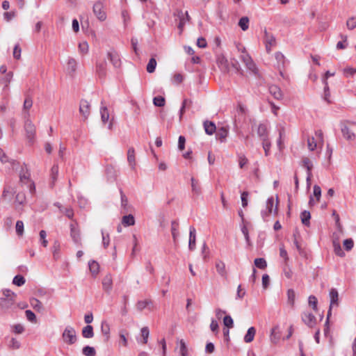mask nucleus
<instances>
[{
    "label": "nucleus",
    "mask_w": 356,
    "mask_h": 356,
    "mask_svg": "<svg viewBox=\"0 0 356 356\" xmlns=\"http://www.w3.org/2000/svg\"><path fill=\"white\" fill-rule=\"evenodd\" d=\"M171 233L175 243L177 241V238L179 236V223L176 220L171 222Z\"/></svg>",
    "instance_id": "nucleus-23"
},
{
    "label": "nucleus",
    "mask_w": 356,
    "mask_h": 356,
    "mask_svg": "<svg viewBox=\"0 0 356 356\" xmlns=\"http://www.w3.org/2000/svg\"><path fill=\"white\" fill-rule=\"evenodd\" d=\"M79 113L83 118V120H87L90 114V104L85 99H81L79 105Z\"/></svg>",
    "instance_id": "nucleus-10"
},
{
    "label": "nucleus",
    "mask_w": 356,
    "mask_h": 356,
    "mask_svg": "<svg viewBox=\"0 0 356 356\" xmlns=\"http://www.w3.org/2000/svg\"><path fill=\"white\" fill-rule=\"evenodd\" d=\"M113 286V279L111 274H107L105 275V277L103 278L102 280V286L103 289L106 291V292L109 293L111 290L112 289Z\"/></svg>",
    "instance_id": "nucleus-17"
},
{
    "label": "nucleus",
    "mask_w": 356,
    "mask_h": 356,
    "mask_svg": "<svg viewBox=\"0 0 356 356\" xmlns=\"http://www.w3.org/2000/svg\"><path fill=\"white\" fill-rule=\"evenodd\" d=\"M191 187L192 191L196 195H200L201 193V187L200 186L197 181H196L193 177L191 178Z\"/></svg>",
    "instance_id": "nucleus-43"
},
{
    "label": "nucleus",
    "mask_w": 356,
    "mask_h": 356,
    "mask_svg": "<svg viewBox=\"0 0 356 356\" xmlns=\"http://www.w3.org/2000/svg\"><path fill=\"white\" fill-rule=\"evenodd\" d=\"M215 266L219 275L224 279H227V271L226 270L225 264L221 260H217Z\"/></svg>",
    "instance_id": "nucleus-12"
},
{
    "label": "nucleus",
    "mask_w": 356,
    "mask_h": 356,
    "mask_svg": "<svg viewBox=\"0 0 356 356\" xmlns=\"http://www.w3.org/2000/svg\"><path fill=\"white\" fill-rule=\"evenodd\" d=\"M354 242L352 238H347L343 241V246L347 251H350L353 248Z\"/></svg>",
    "instance_id": "nucleus-61"
},
{
    "label": "nucleus",
    "mask_w": 356,
    "mask_h": 356,
    "mask_svg": "<svg viewBox=\"0 0 356 356\" xmlns=\"http://www.w3.org/2000/svg\"><path fill=\"white\" fill-rule=\"evenodd\" d=\"M70 236L75 243L81 244L80 232L74 224L70 225Z\"/></svg>",
    "instance_id": "nucleus-16"
},
{
    "label": "nucleus",
    "mask_w": 356,
    "mask_h": 356,
    "mask_svg": "<svg viewBox=\"0 0 356 356\" xmlns=\"http://www.w3.org/2000/svg\"><path fill=\"white\" fill-rule=\"evenodd\" d=\"M26 280L25 278L20 275H17L14 277L13 280V283L17 286H21L25 284Z\"/></svg>",
    "instance_id": "nucleus-44"
},
{
    "label": "nucleus",
    "mask_w": 356,
    "mask_h": 356,
    "mask_svg": "<svg viewBox=\"0 0 356 356\" xmlns=\"http://www.w3.org/2000/svg\"><path fill=\"white\" fill-rule=\"evenodd\" d=\"M88 44L86 42L79 44V51L82 54H86L88 52Z\"/></svg>",
    "instance_id": "nucleus-57"
},
{
    "label": "nucleus",
    "mask_w": 356,
    "mask_h": 356,
    "mask_svg": "<svg viewBox=\"0 0 356 356\" xmlns=\"http://www.w3.org/2000/svg\"><path fill=\"white\" fill-rule=\"evenodd\" d=\"M25 314H26V318L32 322V323H35L36 322V316L35 314L31 311V310H26L25 311Z\"/></svg>",
    "instance_id": "nucleus-60"
},
{
    "label": "nucleus",
    "mask_w": 356,
    "mask_h": 356,
    "mask_svg": "<svg viewBox=\"0 0 356 356\" xmlns=\"http://www.w3.org/2000/svg\"><path fill=\"white\" fill-rule=\"evenodd\" d=\"M196 243V230L194 227L191 226L189 228V241L188 248L191 250H193L195 248Z\"/></svg>",
    "instance_id": "nucleus-13"
},
{
    "label": "nucleus",
    "mask_w": 356,
    "mask_h": 356,
    "mask_svg": "<svg viewBox=\"0 0 356 356\" xmlns=\"http://www.w3.org/2000/svg\"><path fill=\"white\" fill-rule=\"evenodd\" d=\"M15 299L13 298H1L0 307L2 309H8L10 308L15 303Z\"/></svg>",
    "instance_id": "nucleus-20"
},
{
    "label": "nucleus",
    "mask_w": 356,
    "mask_h": 356,
    "mask_svg": "<svg viewBox=\"0 0 356 356\" xmlns=\"http://www.w3.org/2000/svg\"><path fill=\"white\" fill-rule=\"evenodd\" d=\"M346 26L349 30L356 28V17H349L346 21Z\"/></svg>",
    "instance_id": "nucleus-50"
},
{
    "label": "nucleus",
    "mask_w": 356,
    "mask_h": 356,
    "mask_svg": "<svg viewBox=\"0 0 356 356\" xmlns=\"http://www.w3.org/2000/svg\"><path fill=\"white\" fill-rule=\"evenodd\" d=\"M254 265L260 269H265L267 266L266 261L264 258H257L254 259Z\"/></svg>",
    "instance_id": "nucleus-45"
},
{
    "label": "nucleus",
    "mask_w": 356,
    "mask_h": 356,
    "mask_svg": "<svg viewBox=\"0 0 356 356\" xmlns=\"http://www.w3.org/2000/svg\"><path fill=\"white\" fill-rule=\"evenodd\" d=\"M307 146L310 151H314L316 147V142L314 137H309L307 139Z\"/></svg>",
    "instance_id": "nucleus-59"
},
{
    "label": "nucleus",
    "mask_w": 356,
    "mask_h": 356,
    "mask_svg": "<svg viewBox=\"0 0 356 356\" xmlns=\"http://www.w3.org/2000/svg\"><path fill=\"white\" fill-rule=\"evenodd\" d=\"M176 349L178 350V352L181 356H188V355L186 344L183 339H181L179 341V344L177 345V347Z\"/></svg>",
    "instance_id": "nucleus-26"
},
{
    "label": "nucleus",
    "mask_w": 356,
    "mask_h": 356,
    "mask_svg": "<svg viewBox=\"0 0 356 356\" xmlns=\"http://www.w3.org/2000/svg\"><path fill=\"white\" fill-rule=\"evenodd\" d=\"M107 58L110 60L113 66L119 69L121 67L122 61L119 54L114 49H111L107 52Z\"/></svg>",
    "instance_id": "nucleus-6"
},
{
    "label": "nucleus",
    "mask_w": 356,
    "mask_h": 356,
    "mask_svg": "<svg viewBox=\"0 0 356 356\" xmlns=\"http://www.w3.org/2000/svg\"><path fill=\"white\" fill-rule=\"evenodd\" d=\"M30 303H31V305L33 307V308L38 311H40L42 307V303L40 302V301H39L36 298L31 299Z\"/></svg>",
    "instance_id": "nucleus-53"
},
{
    "label": "nucleus",
    "mask_w": 356,
    "mask_h": 356,
    "mask_svg": "<svg viewBox=\"0 0 356 356\" xmlns=\"http://www.w3.org/2000/svg\"><path fill=\"white\" fill-rule=\"evenodd\" d=\"M16 193L14 188L11 186H5L2 193V197L6 199L8 196L13 195Z\"/></svg>",
    "instance_id": "nucleus-38"
},
{
    "label": "nucleus",
    "mask_w": 356,
    "mask_h": 356,
    "mask_svg": "<svg viewBox=\"0 0 356 356\" xmlns=\"http://www.w3.org/2000/svg\"><path fill=\"white\" fill-rule=\"evenodd\" d=\"M229 130L225 127H222L217 130L216 137V139L220 140V143H224L226 140V138L228 135Z\"/></svg>",
    "instance_id": "nucleus-19"
},
{
    "label": "nucleus",
    "mask_w": 356,
    "mask_h": 356,
    "mask_svg": "<svg viewBox=\"0 0 356 356\" xmlns=\"http://www.w3.org/2000/svg\"><path fill=\"white\" fill-rule=\"evenodd\" d=\"M15 207L18 209L19 206H22L26 202V196L24 193H18L15 196Z\"/></svg>",
    "instance_id": "nucleus-32"
},
{
    "label": "nucleus",
    "mask_w": 356,
    "mask_h": 356,
    "mask_svg": "<svg viewBox=\"0 0 356 356\" xmlns=\"http://www.w3.org/2000/svg\"><path fill=\"white\" fill-rule=\"evenodd\" d=\"M58 175V165L57 164H54L50 170V179H51V186L53 187L57 181Z\"/></svg>",
    "instance_id": "nucleus-25"
},
{
    "label": "nucleus",
    "mask_w": 356,
    "mask_h": 356,
    "mask_svg": "<svg viewBox=\"0 0 356 356\" xmlns=\"http://www.w3.org/2000/svg\"><path fill=\"white\" fill-rule=\"evenodd\" d=\"M52 248L54 257L55 259H58L60 257V243L58 241H55Z\"/></svg>",
    "instance_id": "nucleus-48"
},
{
    "label": "nucleus",
    "mask_w": 356,
    "mask_h": 356,
    "mask_svg": "<svg viewBox=\"0 0 356 356\" xmlns=\"http://www.w3.org/2000/svg\"><path fill=\"white\" fill-rule=\"evenodd\" d=\"M20 342L17 341L15 338H11L9 343H8V348L13 350H17L20 348Z\"/></svg>",
    "instance_id": "nucleus-49"
},
{
    "label": "nucleus",
    "mask_w": 356,
    "mask_h": 356,
    "mask_svg": "<svg viewBox=\"0 0 356 356\" xmlns=\"http://www.w3.org/2000/svg\"><path fill=\"white\" fill-rule=\"evenodd\" d=\"M287 298H288V303L290 304L292 307L294 305L296 293L293 289H289L287 291Z\"/></svg>",
    "instance_id": "nucleus-47"
},
{
    "label": "nucleus",
    "mask_w": 356,
    "mask_h": 356,
    "mask_svg": "<svg viewBox=\"0 0 356 356\" xmlns=\"http://www.w3.org/2000/svg\"><path fill=\"white\" fill-rule=\"evenodd\" d=\"M127 161L132 169H134L136 165L135 161V151L133 147H130L127 152Z\"/></svg>",
    "instance_id": "nucleus-27"
},
{
    "label": "nucleus",
    "mask_w": 356,
    "mask_h": 356,
    "mask_svg": "<svg viewBox=\"0 0 356 356\" xmlns=\"http://www.w3.org/2000/svg\"><path fill=\"white\" fill-rule=\"evenodd\" d=\"M257 135L261 140L268 139L267 127L264 124H260L257 128Z\"/></svg>",
    "instance_id": "nucleus-21"
},
{
    "label": "nucleus",
    "mask_w": 356,
    "mask_h": 356,
    "mask_svg": "<svg viewBox=\"0 0 356 356\" xmlns=\"http://www.w3.org/2000/svg\"><path fill=\"white\" fill-rule=\"evenodd\" d=\"M302 321L306 325L312 327L316 324V317L310 312H305L302 316Z\"/></svg>",
    "instance_id": "nucleus-14"
},
{
    "label": "nucleus",
    "mask_w": 356,
    "mask_h": 356,
    "mask_svg": "<svg viewBox=\"0 0 356 356\" xmlns=\"http://www.w3.org/2000/svg\"><path fill=\"white\" fill-rule=\"evenodd\" d=\"M24 129L26 134V138L30 143H33L35 135V127L32 122L26 120L24 124Z\"/></svg>",
    "instance_id": "nucleus-8"
},
{
    "label": "nucleus",
    "mask_w": 356,
    "mask_h": 356,
    "mask_svg": "<svg viewBox=\"0 0 356 356\" xmlns=\"http://www.w3.org/2000/svg\"><path fill=\"white\" fill-rule=\"evenodd\" d=\"M63 339L67 344H73L76 341V334L74 327L67 326L63 333Z\"/></svg>",
    "instance_id": "nucleus-3"
},
{
    "label": "nucleus",
    "mask_w": 356,
    "mask_h": 356,
    "mask_svg": "<svg viewBox=\"0 0 356 356\" xmlns=\"http://www.w3.org/2000/svg\"><path fill=\"white\" fill-rule=\"evenodd\" d=\"M140 332H141V336L143 339V343L145 344L147 343L148 337H149V328L147 327H142Z\"/></svg>",
    "instance_id": "nucleus-52"
},
{
    "label": "nucleus",
    "mask_w": 356,
    "mask_h": 356,
    "mask_svg": "<svg viewBox=\"0 0 356 356\" xmlns=\"http://www.w3.org/2000/svg\"><path fill=\"white\" fill-rule=\"evenodd\" d=\"M153 102L155 106L161 107L165 105V99L161 96H157L154 98Z\"/></svg>",
    "instance_id": "nucleus-58"
},
{
    "label": "nucleus",
    "mask_w": 356,
    "mask_h": 356,
    "mask_svg": "<svg viewBox=\"0 0 356 356\" xmlns=\"http://www.w3.org/2000/svg\"><path fill=\"white\" fill-rule=\"evenodd\" d=\"M122 223L125 227L134 225L135 224V218L131 214L124 216L122 219Z\"/></svg>",
    "instance_id": "nucleus-31"
},
{
    "label": "nucleus",
    "mask_w": 356,
    "mask_h": 356,
    "mask_svg": "<svg viewBox=\"0 0 356 356\" xmlns=\"http://www.w3.org/2000/svg\"><path fill=\"white\" fill-rule=\"evenodd\" d=\"M330 308L327 312V318H326V324L328 323L330 316L332 314V308L333 306L338 305L339 300V293L336 289H332L330 291Z\"/></svg>",
    "instance_id": "nucleus-5"
},
{
    "label": "nucleus",
    "mask_w": 356,
    "mask_h": 356,
    "mask_svg": "<svg viewBox=\"0 0 356 356\" xmlns=\"http://www.w3.org/2000/svg\"><path fill=\"white\" fill-rule=\"evenodd\" d=\"M238 26L243 31H246L249 27V18L243 17L239 19Z\"/></svg>",
    "instance_id": "nucleus-42"
},
{
    "label": "nucleus",
    "mask_w": 356,
    "mask_h": 356,
    "mask_svg": "<svg viewBox=\"0 0 356 356\" xmlns=\"http://www.w3.org/2000/svg\"><path fill=\"white\" fill-rule=\"evenodd\" d=\"M101 119L103 123H106L109 119V113L108 108L105 106H102L100 108Z\"/></svg>",
    "instance_id": "nucleus-35"
},
{
    "label": "nucleus",
    "mask_w": 356,
    "mask_h": 356,
    "mask_svg": "<svg viewBox=\"0 0 356 356\" xmlns=\"http://www.w3.org/2000/svg\"><path fill=\"white\" fill-rule=\"evenodd\" d=\"M301 221L303 225L305 226H309L310 222L309 220L311 218V214L308 211H303L300 214Z\"/></svg>",
    "instance_id": "nucleus-34"
},
{
    "label": "nucleus",
    "mask_w": 356,
    "mask_h": 356,
    "mask_svg": "<svg viewBox=\"0 0 356 356\" xmlns=\"http://www.w3.org/2000/svg\"><path fill=\"white\" fill-rule=\"evenodd\" d=\"M341 130L343 136L348 140H353L355 138L356 123L347 122L341 125Z\"/></svg>",
    "instance_id": "nucleus-2"
},
{
    "label": "nucleus",
    "mask_w": 356,
    "mask_h": 356,
    "mask_svg": "<svg viewBox=\"0 0 356 356\" xmlns=\"http://www.w3.org/2000/svg\"><path fill=\"white\" fill-rule=\"evenodd\" d=\"M33 106V100L31 97L27 96L24 100L23 108L24 110H29Z\"/></svg>",
    "instance_id": "nucleus-62"
},
{
    "label": "nucleus",
    "mask_w": 356,
    "mask_h": 356,
    "mask_svg": "<svg viewBox=\"0 0 356 356\" xmlns=\"http://www.w3.org/2000/svg\"><path fill=\"white\" fill-rule=\"evenodd\" d=\"M82 353L85 356H95L96 355V350L93 347L86 346L83 348L82 349Z\"/></svg>",
    "instance_id": "nucleus-39"
},
{
    "label": "nucleus",
    "mask_w": 356,
    "mask_h": 356,
    "mask_svg": "<svg viewBox=\"0 0 356 356\" xmlns=\"http://www.w3.org/2000/svg\"><path fill=\"white\" fill-rule=\"evenodd\" d=\"M274 202H275V200H274L273 197H268L266 201V209L261 211V216L265 221L268 220V218L269 217V216L271 214V213L273 211Z\"/></svg>",
    "instance_id": "nucleus-9"
},
{
    "label": "nucleus",
    "mask_w": 356,
    "mask_h": 356,
    "mask_svg": "<svg viewBox=\"0 0 356 356\" xmlns=\"http://www.w3.org/2000/svg\"><path fill=\"white\" fill-rule=\"evenodd\" d=\"M238 51L241 52V54L240 56V59L241 61L245 65L247 69L250 70L253 74H256L257 73V68L252 60L251 56L248 54V53L246 51L245 47L240 48L238 47Z\"/></svg>",
    "instance_id": "nucleus-1"
},
{
    "label": "nucleus",
    "mask_w": 356,
    "mask_h": 356,
    "mask_svg": "<svg viewBox=\"0 0 356 356\" xmlns=\"http://www.w3.org/2000/svg\"><path fill=\"white\" fill-rule=\"evenodd\" d=\"M22 49L19 44H15L13 49V57L15 59H19L21 57Z\"/></svg>",
    "instance_id": "nucleus-63"
},
{
    "label": "nucleus",
    "mask_w": 356,
    "mask_h": 356,
    "mask_svg": "<svg viewBox=\"0 0 356 356\" xmlns=\"http://www.w3.org/2000/svg\"><path fill=\"white\" fill-rule=\"evenodd\" d=\"M157 63L154 58H151L147 65V71L149 73H153L155 71Z\"/></svg>",
    "instance_id": "nucleus-40"
},
{
    "label": "nucleus",
    "mask_w": 356,
    "mask_h": 356,
    "mask_svg": "<svg viewBox=\"0 0 356 356\" xmlns=\"http://www.w3.org/2000/svg\"><path fill=\"white\" fill-rule=\"evenodd\" d=\"M204 128L206 134L208 135H212L216 129L215 124L209 121H205L204 122Z\"/></svg>",
    "instance_id": "nucleus-28"
},
{
    "label": "nucleus",
    "mask_w": 356,
    "mask_h": 356,
    "mask_svg": "<svg viewBox=\"0 0 356 356\" xmlns=\"http://www.w3.org/2000/svg\"><path fill=\"white\" fill-rule=\"evenodd\" d=\"M264 42L265 44L266 50L268 54L270 53L272 49L277 44L275 36L266 29H264Z\"/></svg>",
    "instance_id": "nucleus-4"
},
{
    "label": "nucleus",
    "mask_w": 356,
    "mask_h": 356,
    "mask_svg": "<svg viewBox=\"0 0 356 356\" xmlns=\"http://www.w3.org/2000/svg\"><path fill=\"white\" fill-rule=\"evenodd\" d=\"M77 67V62L76 60L72 58L69 57L67 62L66 70L67 73L70 75H72L75 73Z\"/></svg>",
    "instance_id": "nucleus-15"
},
{
    "label": "nucleus",
    "mask_w": 356,
    "mask_h": 356,
    "mask_svg": "<svg viewBox=\"0 0 356 356\" xmlns=\"http://www.w3.org/2000/svg\"><path fill=\"white\" fill-rule=\"evenodd\" d=\"M88 267H89V269H90L91 273L93 275H97L98 274L99 269V265L96 261H95V260L90 261L88 262Z\"/></svg>",
    "instance_id": "nucleus-33"
},
{
    "label": "nucleus",
    "mask_w": 356,
    "mask_h": 356,
    "mask_svg": "<svg viewBox=\"0 0 356 356\" xmlns=\"http://www.w3.org/2000/svg\"><path fill=\"white\" fill-rule=\"evenodd\" d=\"M216 63L218 66V67L220 69V70L223 72H229V63L227 59L222 54H219L217 56L216 58Z\"/></svg>",
    "instance_id": "nucleus-11"
},
{
    "label": "nucleus",
    "mask_w": 356,
    "mask_h": 356,
    "mask_svg": "<svg viewBox=\"0 0 356 356\" xmlns=\"http://www.w3.org/2000/svg\"><path fill=\"white\" fill-rule=\"evenodd\" d=\"M224 325L228 328H232L234 326V321L232 318L230 316H225L223 319Z\"/></svg>",
    "instance_id": "nucleus-64"
},
{
    "label": "nucleus",
    "mask_w": 356,
    "mask_h": 356,
    "mask_svg": "<svg viewBox=\"0 0 356 356\" xmlns=\"http://www.w3.org/2000/svg\"><path fill=\"white\" fill-rule=\"evenodd\" d=\"M15 228L17 235L22 236L24 234V222L22 220H17Z\"/></svg>",
    "instance_id": "nucleus-54"
},
{
    "label": "nucleus",
    "mask_w": 356,
    "mask_h": 356,
    "mask_svg": "<svg viewBox=\"0 0 356 356\" xmlns=\"http://www.w3.org/2000/svg\"><path fill=\"white\" fill-rule=\"evenodd\" d=\"M302 165L307 169V172H312V169L313 168V164L311 162L310 159L307 157H305L302 159Z\"/></svg>",
    "instance_id": "nucleus-51"
},
{
    "label": "nucleus",
    "mask_w": 356,
    "mask_h": 356,
    "mask_svg": "<svg viewBox=\"0 0 356 356\" xmlns=\"http://www.w3.org/2000/svg\"><path fill=\"white\" fill-rule=\"evenodd\" d=\"M262 146L265 152V155L267 156L269 155V152L271 146V143L269 139L262 140Z\"/></svg>",
    "instance_id": "nucleus-56"
},
{
    "label": "nucleus",
    "mask_w": 356,
    "mask_h": 356,
    "mask_svg": "<svg viewBox=\"0 0 356 356\" xmlns=\"http://www.w3.org/2000/svg\"><path fill=\"white\" fill-rule=\"evenodd\" d=\"M101 331H102V334L106 337V340H108L109 338V334H110V325L105 321L102 322Z\"/></svg>",
    "instance_id": "nucleus-36"
},
{
    "label": "nucleus",
    "mask_w": 356,
    "mask_h": 356,
    "mask_svg": "<svg viewBox=\"0 0 356 356\" xmlns=\"http://www.w3.org/2000/svg\"><path fill=\"white\" fill-rule=\"evenodd\" d=\"M269 92L276 99H281L283 97L281 89L276 85L270 86Z\"/></svg>",
    "instance_id": "nucleus-24"
},
{
    "label": "nucleus",
    "mask_w": 356,
    "mask_h": 356,
    "mask_svg": "<svg viewBox=\"0 0 356 356\" xmlns=\"http://www.w3.org/2000/svg\"><path fill=\"white\" fill-rule=\"evenodd\" d=\"M92 10L97 18L101 21H105L106 13L104 9V5L101 1H97L93 5Z\"/></svg>",
    "instance_id": "nucleus-7"
},
{
    "label": "nucleus",
    "mask_w": 356,
    "mask_h": 356,
    "mask_svg": "<svg viewBox=\"0 0 356 356\" xmlns=\"http://www.w3.org/2000/svg\"><path fill=\"white\" fill-rule=\"evenodd\" d=\"M256 334V330L254 327L248 328L246 334L244 337V341L245 343H250L254 340Z\"/></svg>",
    "instance_id": "nucleus-29"
},
{
    "label": "nucleus",
    "mask_w": 356,
    "mask_h": 356,
    "mask_svg": "<svg viewBox=\"0 0 356 356\" xmlns=\"http://www.w3.org/2000/svg\"><path fill=\"white\" fill-rule=\"evenodd\" d=\"M106 62L102 61L96 65V71L100 78L105 77L106 74Z\"/></svg>",
    "instance_id": "nucleus-22"
},
{
    "label": "nucleus",
    "mask_w": 356,
    "mask_h": 356,
    "mask_svg": "<svg viewBox=\"0 0 356 356\" xmlns=\"http://www.w3.org/2000/svg\"><path fill=\"white\" fill-rule=\"evenodd\" d=\"M82 336L86 339H90L94 337V331L92 325H88L82 330Z\"/></svg>",
    "instance_id": "nucleus-30"
},
{
    "label": "nucleus",
    "mask_w": 356,
    "mask_h": 356,
    "mask_svg": "<svg viewBox=\"0 0 356 356\" xmlns=\"http://www.w3.org/2000/svg\"><path fill=\"white\" fill-rule=\"evenodd\" d=\"M280 337L281 333L279 330V326L276 325L271 330L270 335V341L274 344H277L279 342Z\"/></svg>",
    "instance_id": "nucleus-18"
},
{
    "label": "nucleus",
    "mask_w": 356,
    "mask_h": 356,
    "mask_svg": "<svg viewBox=\"0 0 356 356\" xmlns=\"http://www.w3.org/2000/svg\"><path fill=\"white\" fill-rule=\"evenodd\" d=\"M30 177V173L28 172V170L26 169V171H24V169L22 168V170L19 172V181L22 184H26L28 181H29Z\"/></svg>",
    "instance_id": "nucleus-37"
},
{
    "label": "nucleus",
    "mask_w": 356,
    "mask_h": 356,
    "mask_svg": "<svg viewBox=\"0 0 356 356\" xmlns=\"http://www.w3.org/2000/svg\"><path fill=\"white\" fill-rule=\"evenodd\" d=\"M323 83L325 85L324 86V99L327 103H330V89L328 86V83L326 80H323Z\"/></svg>",
    "instance_id": "nucleus-46"
},
{
    "label": "nucleus",
    "mask_w": 356,
    "mask_h": 356,
    "mask_svg": "<svg viewBox=\"0 0 356 356\" xmlns=\"http://www.w3.org/2000/svg\"><path fill=\"white\" fill-rule=\"evenodd\" d=\"M283 273L284 276L288 279H291L293 276V272L291 268L289 266L288 264H284V266L283 268Z\"/></svg>",
    "instance_id": "nucleus-55"
},
{
    "label": "nucleus",
    "mask_w": 356,
    "mask_h": 356,
    "mask_svg": "<svg viewBox=\"0 0 356 356\" xmlns=\"http://www.w3.org/2000/svg\"><path fill=\"white\" fill-rule=\"evenodd\" d=\"M333 247H334V253L339 256V257H343L345 255L344 252L341 249V245L339 242L336 241H333Z\"/></svg>",
    "instance_id": "nucleus-41"
}]
</instances>
